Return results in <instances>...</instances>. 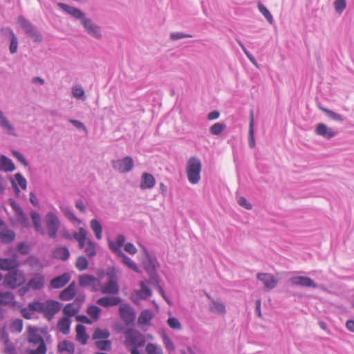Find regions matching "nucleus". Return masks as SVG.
<instances>
[{"instance_id": "f257e3e1", "label": "nucleus", "mask_w": 354, "mask_h": 354, "mask_svg": "<svg viewBox=\"0 0 354 354\" xmlns=\"http://www.w3.org/2000/svg\"><path fill=\"white\" fill-rule=\"evenodd\" d=\"M57 6L75 19L80 20L82 25L91 37L97 39H100L102 38V35L100 27L93 23L91 19L86 18L85 13H84L80 9L64 3H58Z\"/></svg>"}, {"instance_id": "f03ea898", "label": "nucleus", "mask_w": 354, "mask_h": 354, "mask_svg": "<svg viewBox=\"0 0 354 354\" xmlns=\"http://www.w3.org/2000/svg\"><path fill=\"white\" fill-rule=\"evenodd\" d=\"M28 307L33 312L46 313L49 316L48 320H51L53 317L59 311L61 304L55 300H48L46 304L39 301H34L29 303Z\"/></svg>"}, {"instance_id": "7ed1b4c3", "label": "nucleus", "mask_w": 354, "mask_h": 354, "mask_svg": "<svg viewBox=\"0 0 354 354\" xmlns=\"http://www.w3.org/2000/svg\"><path fill=\"white\" fill-rule=\"evenodd\" d=\"M202 163L201 160L195 156L191 157L186 165L187 177L192 184H197L201 180Z\"/></svg>"}, {"instance_id": "20e7f679", "label": "nucleus", "mask_w": 354, "mask_h": 354, "mask_svg": "<svg viewBox=\"0 0 354 354\" xmlns=\"http://www.w3.org/2000/svg\"><path fill=\"white\" fill-rule=\"evenodd\" d=\"M125 337V345L143 346L145 344V339L143 335L138 330L133 328H127L124 331Z\"/></svg>"}, {"instance_id": "39448f33", "label": "nucleus", "mask_w": 354, "mask_h": 354, "mask_svg": "<svg viewBox=\"0 0 354 354\" xmlns=\"http://www.w3.org/2000/svg\"><path fill=\"white\" fill-rule=\"evenodd\" d=\"M17 22L26 33L33 39L34 41L39 43L42 41L41 35L29 20L24 16H19L18 17Z\"/></svg>"}, {"instance_id": "423d86ee", "label": "nucleus", "mask_w": 354, "mask_h": 354, "mask_svg": "<svg viewBox=\"0 0 354 354\" xmlns=\"http://www.w3.org/2000/svg\"><path fill=\"white\" fill-rule=\"evenodd\" d=\"M17 22L26 33L33 39L34 41L39 43L42 41L41 35L29 20L24 16H19L18 17Z\"/></svg>"}, {"instance_id": "0eeeda50", "label": "nucleus", "mask_w": 354, "mask_h": 354, "mask_svg": "<svg viewBox=\"0 0 354 354\" xmlns=\"http://www.w3.org/2000/svg\"><path fill=\"white\" fill-rule=\"evenodd\" d=\"M45 218L48 235L50 239H55L61 225L60 221L57 214L53 212H48Z\"/></svg>"}, {"instance_id": "6e6552de", "label": "nucleus", "mask_w": 354, "mask_h": 354, "mask_svg": "<svg viewBox=\"0 0 354 354\" xmlns=\"http://www.w3.org/2000/svg\"><path fill=\"white\" fill-rule=\"evenodd\" d=\"M25 277L23 272L19 270H12L8 272L4 278L3 283L11 289H15L25 283Z\"/></svg>"}, {"instance_id": "1a4fd4ad", "label": "nucleus", "mask_w": 354, "mask_h": 354, "mask_svg": "<svg viewBox=\"0 0 354 354\" xmlns=\"http://www.w3.org/2000/svg\"><path fill=\"white\" fill-rule=\"evenodd\" d=\"M120 316L127 326H133L136 315L129 304H124L119 308Z\"/></svg>"}, {"instance_id": "9d476101", "label": "nucleus", "mask_w": 354, "mask_h": 354, "mask_svg": "<svg viewBox=\"0 0 354 354\" xmlns=\"http://www.w3.org/2000/svg\"><path fill=\"white\" fill-rule=\"evenodd\" d=\"M288 282L292 286H298L301 288H317L318 284L316 283L311 278L305 276H295L288 279Z\"/></svg>"}, {"instance_id": "9b49d317", "label": "nucleus", "mask_w": 354, "mask_h": 354, "mask_svg": "<svg viewBox=\"0 0 354 354\" xmlns=\"http://www.w3.org/2000/svg\"><path fill=\"white\" fill-rule=\"evenodd\" d=\"M79 284L83 288L91 287L92 291L96 292L99 290L101 282L97 278L93 275L83 274L79 276Z\"/></svg>"}, {"instance_id": "f8f14e48", "label": "nucleus", "mask_w": 354, "mask_h": 354, "mask_svg": "<svg viewBox=\"0 0 354 354\" xmlns=\"http://www.w3.org/2000/svg\"><path fill=\"white\" fill-rule=\"evenodd\" d=\"M111 165L113 168L119 172L127 173L133 169V160L131 157L126 156L122 159L113 160Z\"/></svg>"}, {"instance_id": "ddd939ff", "label": "nucleus", "mask_w": 354, "mask_h": 354, "mask_svg": "<svg viewBox=\"0 0 354 354\" xmlns=\"http://www.w3.org/2000/svg\"><path fill=\"white\" fill-rule=\"evenodd\" d=\"M257 278L263 283L265 291L272 290L278 284V280L270 273H258Z\"/></svg>"}, {"instance_id": "4468645a", "label": "nucleus", "mask_w": 354, "mask_h": 354, "mask_svg": "<svg viewBox=\"0 0 354 354\" xmlns=\"http://www.w3.org/2000/svg\"><path fill=\"white\" fill-rule=\"evenodd\" d=\"M142 264L147 273L156 271L157 268L159 267V263L156 257L154 255L150 254L147 250H145Z\"/></svg>"}, {"instance_id": "2eb2a0df", "label": "nucleus", "mask_w": 354, "mask_h": 354, "mask_svg": "<svg viewBox=\"0 0 354 354\" xmlns=\"http://www.w3.org/2000/svg\"><path fill=\"white\" fill-rule=\"evenodd\" d=\"M315 133L328 140H330L337 135V131H333L331 128H328L325 124L319 123L315 129Z\"/></svg>"}, {"instance_id": "dca6fc26", "label": "nucleus", "mask_w": 354, "mask_h": 354, "mask_svg": "<svg viewBox=\"0 0 354 354\" xmlns=\"http://www.w3.org/2000/svg\"><path fill=\"white\" fill-rule=\"evenodd\" d=\"M0 127L7 134L16 136L15 129L0 109Z\"/></svg>"}, {"instance_id": "f3484780", "label": "nucleus", "mask_w": 354, "mask_h": 354, "mask_svg": "<svg viewBox=\"0 0 354 354\" xmlns=\"http://www.w3.org/2000/svg\"><path fill=\"white\" fill-rule=\"evenodd\" d=\"M0 127L7 134L16 136L15 129L0 109Z\"/></svg>"}, {"instance_id": "a211bd4d", "label": "nucleus", "mask_w": 354, "mask_h": 354, "mask_svg": "<svg viewBox=\"0 0 354 354\" xmlns=\"http://www.w3.org/2000/svg\"><path fill=\"white\" fill-rule=\"evenodd\" d=\"M71 279V275L68 272H65L62 275L53 278L50 283V286L53 288L59 289L67 284Z\"/></svg>"}, {"instance_id": "6ab92c4d", "label": "nucleus", "mask_w": 354, "mask_h": 354, "mask_svg": "<svg viewBox=\"0 0 354 354\" xmlns=\"http://www.w3.org/2000/svg\"><path fill=\"white\" fill-rule=\"evenodd\" d=\"M19 262L15 258L0 259V269L8 272L17 270Z\"/></svg>"}, {"instance_id": "aec40b11", "label": "nucleus", "mask_w": 354, "mask_h": 354, "mask_svg": "<svg viewBox=\"0 0 354 354\" xmlns=\"http://www.w3.org/2000/svg\"><path fill=\"white\" fill-rule=\"evenodd\" d=\"M122 303L119 297H103L97 299V304L104 308L115 306Z\"/></svg>"}, {"instance_id": "412c9836", "label": "nucleus", "mask_w": 354, "mask_h": 354, "mask_svg": "<svg viewBox=\"0 0 354 354\" xmlns=\"http://www.w3.org/2000/svg\"><path fill=\"white\" fill-rule=\"evenodd\" d=\"M76 295V283L73 281L69 286L59 294V299L62 301H69Z\"/></svg>"}, {"instance_id": "4be33fe9", "label": "nucleus", "mask_w": 354, "mask_h": 354, "mask_svg": "<svg viewBox=\"0 0 354 354\" xmlns=\"http://www.w3.org/2000/svg\"><path fill=\"white\" fill-rule=\"evenodd\" d=\"M1 32L4 35H6L7 33H8L10 35V46H9V50H10V53H12V54L15 53L17 50L18 40H17V37L15 35V34L14 33L13 30L10 28L7 27V28H2L1 29Z\"/></svg>"}, {"instance_id": "5701e85b", "label": "nucleus", "mask_w": 354, "mask_h": 354, "mask_svg": "<svg viewBox=\"0 0 354 354\" xmlns=\"http://www.w3.org/2000/svg\"><path fill=\"white\" fill-rule=\"evenodd\" d=\"M207 297L211 300V304L209 305V310L211 312L222 315L226 313L225 305L223 302L212 299L209 295H207Z\"/></svg>"}, {"instance_id": "b1692460", "label": "nucleus", "mask_w": 354, "mask_h": 354, "mask_svg": "<svg viewBox=\"0 0 354 354\" xmlns=\"http://www.w3.org/2000/svg\"><path fill=\"white\" fill-rule=\"evenodd\" d=\"M140 187L142 189H151L156 184V179L153 176L149 173H143L141 178Z\"/></svg>"}, {"instance_id": "393cba45", "label": "nucleus", "mask_w": 354, "mask_h": 354, "mask_svg": "<svg viewBox=\"0 0 354 354\" xmlns=\"http://www.w3.org/2000/svg\"><path fill=\"white\" fill-rule=\"evenodd\" d=\"M125 242V237L124 235L120 234L116 237V242L114 243L111 240L108 241V245L109 248L115 254H122V251L120 248L124 245Z\"/></svg>"}, {"instance_id": "a878e982", "label": "nucleus", "mask_w": 354, "mask_h": 354, "mask_svg": "<svg viewBox=\"0 0 354 354\" xmlns=\"http://www.w3.org/2000/svg\"><path fill=\"white\" fill-rule=\"evenodd\" d=\"M38 329L36 327H29L28 340L30 343L34 344L42 345L46 344L43 337L37 333Z\"/></svg>"}, {"instance_id": "bb28decb", "label": "nucleus", "mask_w": 354, "mask_h": 354, "mask_svg": "<svg viewBox=\"0 0 354 354\" xmlns=\"http://www.w3.org/2000/svg\"><path fill=\"white\" fill-rule=\"evenodd\" d=\"M0 340L3 341L6 345L3 351L4 354H17L15 346L13 344L10 342L8 335L6 331H3L1 334H0Z\"/></svg>"}, {"instance_id": "cd10ccee", "label": "nucleus", "mask_w": 354, "mask_h": 354, "mask_svg": "<svg viewBox=\"0 0 354 354\" xmlns=\"http://www.w3.org/2000/svg\"><path fill=\"white\" fill-rule=\"evenodd\" d=\"M16 169L12 160L5 155L0 156V171L5 172H11Z\"/></svg>"}, {"instance_id": "c85d7f7f", "label": "nucleus", "mask_w": 354, "mask_h": 354, "mask_svg": "<svg viewBox=\"0 0 354 354\" xmlns=\"http://www.w3.org/2000/svg\"><path fill=\"white\" fill-rule=\"evenodd\" d=\"M15 232L8 227L0 231V242L4 244H8L12 242L15 239Z\"/></svg>"}, {"instance_id": "c756f323", "label": "nucleus", "mask_w": 354, "mask_h": 354, "mask_svg": "<svg viewBox=\"0 0 354 354\" xmlns=\"http://www.w3.org/2000/svg\"><path fill=\"white\" fill-rule=\"evenodd\" d=\"M28 283L30 288L39 290L44 288L45 284V278L43 275L38 274L32 277Z\"/></svg>"}, {"instance_id": "7c9ffc66", "label": "nucleus", "mask_w": 354, "mask_h": 354, "mask_svg": "<svg viewBox=\"0 0 354 354\" xmlns=\"http://www.w3.org/2000/svg\"><path fill=\"white\" fill-rule=\"evenodd\" d=\"M76 339L79 341L82 345L86 344L89 336L86 332V327L82 324L76 326Z\"/></svg>"}, {"instance_id": "2f4dec72", "label": "nucleus", "mask_w": 354, "mask_h": 354, "mask_svg": "<svg viewBox=\"0 0 354 354\" xmlns=\"http://www.w3.org/2000/svg\"><path fill=\"white\" fill-rule=\"evenodd\" d=\"M248 145L250 148L255 147L254 130V112L253 110L250 113V124L248 132Z\"/></svg>"}, {"instance_id": "473e14b6", "label": "nucleus", "mask_w": 354, "mask_h": 354, "mask_svg": "<svg viewBox=\"0 0 354 354\" xmlns=\"http://www.w3.org/2000/svg\"><path fill=\"white\" fill-rule=\"evenodd\" d=\"M71 323L69 317H63L57 322V328L64 335H68L70 332Z\"/></svg>"}, {"instance_id": "72a5a7b5", "label": "nucleus", "mask_w": 354, "mask_h": 354, "mask_svg": "<svg viewBox=\"0 0 354 354\" xmlns=\"http://www.w3.org/2000/svg\"><path fill=\"white\" fill-rule=\"evenodd\" d=\"M57 350L59 352H66L68 354H73L75 353V344L68 340L64 339L57 345Z\"/></svg>"}, {"instance_id": "f704fd0d", "label": "nucleus", "mask_w": 354, "mask_h": 354, "mask_svg": "<svg viewBox=\"0 0 354 354\" xmlns=\"http://www.w3.org/2000/svg\"><path fill=\"white\" fill-rule=\"evenodd\" d=\"M53 257L55 259L66 261L69 258L70 252L68 249L65 246L58 247L53 251Z\"/></svg>"}, {"instance_id": "c9c22d12", "label": "nucleus", "mask_w": 354, "mask_h": 354, "mask_svg": "<svg viewBox=\"0 0 354 354\" xmlns=\"http://www.w3.org/2000/svg\"><path fill=\"white\" fill-rule=\"evenodd\" d=\"M120 287L118 282L107 281L102 292L104 294L117 295L119 292Z\"/></svg>"}, {"instance_id": "e433bc0d", "label": "nucleus", "mask_w": 354, "mask_h": 354, "mask_svg": "<svg viewBox=\"0 0 354 354\" xmlns=\"http://www.w3.org/2000/svg\"><path fill=\"white\" fill-rule=\"evenodd\" d=\"M32 223L34 225L35 230L37 232H41L42 234H44V230L41 225V216L39 213L31 211L30 213Z\"/></svg>"}, {"instance_id": "4c0bfd02", "label": "nucleus", "mask_w": 354, "mask_h": 354, "mask_svg": "<svg viewBox=\"0 0 354 354\" xmlns=\"http://www.w3.org/2000/svg\"><path fill=\"white\" fill-rule=\"evenodd\" d=\"M73 238L77 241L80 248L85 246V241L86 238V231L84 228L80 227L78 232H75Z\"/></svg>"}, {"instance_id": "58836bf2", "label": "nucleus", "mask_w": 354, "mask_h": 354, "mask_svg": "<svg viewBox=\"0 0 354 354\" xmlns=\"http://www.w3.org/2000/svg\"><path fill=\"white\" fill-rule=\"evenodd\" d=\"M153 313L150 310H142L138 317V323L140 324L147 325L149 324L153 318Z\"/></svg>"}, {"instance_id": "ea45409f", "label": "nucleus", "mask_w": 354, "mask_h": 354, "mask_svg": "<svg viewBox=\"0 0 354 354\" xmlns=\"http://www.w3.org/2000/svg\"><path fill=\"white\" fill-rule=\"evenodd\" d=\"M15 217L17 223L23 227H28L30 225L28 217L23 211V209L15 213Z\"/></svg>"}, {"instance_id": "a19ab883", "label": "nucleus", "mask_w": 354, "mask_h": 354, "mask_svg": "<svg viewBox=\"0 0 354 354\" xmlns=\"http://www.w3.org/2000/svg\"><path fill=\"white\" fill-rule=\"evenodd\" d=\"M91 228L94 232L97 239H102V227L100 223L95 218L92 219L90 223Z\"/></svg>"}, {"instance_id": "79ce46f5", "label": "nucleus", "mask_w": 354, "mask_h": 354, "mask_svg": "<svg viewBox=\"0 0 354 354\" xmlns=\"http://www.w3.org/2000/svg\"><path fill=\"white\" fill-rule=\"evenodd\" d=\"M119 257H122V262L127 266L130 269L136 272H139L140 270L136 263L132 261L129 257H127L123 252L122 254H118Z\"/></svg>"}, {"instance_id": "37998d69", "label": "nucleus", "mask_w": 354, "mask_h": 354, "mask_svg": "<svg viewBox=\"0 0 354 354\" xmlns=\"http://www.w3.org/2000/svg\"><path fill=\"white\" fill-rule=\"evenodd\" d=\"M110 337V333L107 329L97 328L93 333V339H106Z\"/></svg>"}, {"instance_id": "c03bdc74", "label": "nucleus", "mask_w": 354, "mask_h": 354, "mask_svg": "<svg viewBox=\"0 0 354 354\" xmlns=\"http://www.w3.org/2000/svg\"><path fill=\"white\" fill-rule=\"evenodd\" d=\"M141 290L138 292V295L142 299H146L152 295L151 290L146 286L144 281L140 282Z\"/></svg>"}, {"instance_id": "a18cd8bd", "label": "nucleus", "mask_w": 354, "mask_h": 354, "mask_svg": "<svg viewBox=\"0 0 354 354\" xmlns=\"http://www.w3.org/2000/svg\"><path fill=\"white\" fill-rule=\"evenodd\" d=\"M96 347L104 351H111L112 349L111 342L109 339L97 340L95 343Z\"/></svg>"}, {"instance_id": "49530a36", "label": "nucleus", "mask_w": 354, "mask_h": 354, "mask_svg": "<svg viewBox=\"0 0 354 354\" xmlns=\"http://www.w3.org/2000/svg\"><path fill=\"white\" fill-rule=\"evenodd\" d=\"M14 297L13 293L10 291L6 292H0V304L7 305L12 303Z\"/></svg>"}, {"instance_id": "de8ad7c7", "label": "nucleus", "mask_w": 354, "mask_h": 354, "mask_svg": "<svg viewBox=\"0 0 354 354\" xmlns=\"http://www.w3.org/2000/svg\"><path fill=\"white\" fill-rule=\"evenodd\" d=\"M226 128V124L223 122H216L209 128V133L213 136H218Z\"/></svg>"}, {"instance_id": "09e8293b", "label": "nucleus", "mask_w": 354, "mask_h": 354, "mask_svg": "<svg viewBox=\"0 0 354 354\" xmlns=\"http://www.w3.org/2000/svg\"><path fill=\"white\" fill-rule=\"evenodd\" d=\"M161 337L166 349H167L169 352L174 351L175 350V346L165 332H162Z\"/></svg>"}, {"instance_id": "8fccbe9b", "label": "nucleus", "mask_w": 354, "mask_h": 354, "mask_svg": "<svg viewBox=\"0 0 354 354\" xmlns=\"http://www.w3.org/2000/svg\"><path fill=\"white\" fill-rule=\"evenodd\" d=\"M259 11L264 16V17L267 19V21L272 24L274 21L273 17L270 12V11L267 9V8L262 4L261 3H259L258 4Z\"/></svg>"}, {"instance_id": "3c124183", "label": "nucleus", "mask_w": 354, "mask_h": 354, "mask_svg": "<svg viewBox=\"0 0 354 354\" xmlns=\"http://www.w3.org/2000/svg\"><path fill=\"white\" fill-rule=\"evenodd\" d=\"M319 108L323 112H324L329 118H330L332 120H335V121H339V122L344 121V118H343L342 115H341L340 114L337 113L331 110H329L328 109L324 108L320 106H319Z\"/></svg>"}, {"instance_id": "603ef678", "label": "nucleus", "mask_w": 354, "mask_h": 354, "mask_svg": "<svg viewBox=\"0 0 354 354\" xmlns=\"http://www.w3.org/2000/svg\"><path fill=\"white\" fill-rule=\"evenodd\" d=\"M100 313L101 308L95 305H91L87 308V313L95 320L100 318Z\"/></svg>"}, {"instance_id": "864d4df0", "label": "nucleus", "mask_w": 354, "mask_h": 354, "mask_svg": "<svg viewBox=\"0 0 354 354\" xmlns=\"http://www.w3.org/2000/svg\"><path fill=\"white\" fill-rule=\"evenodd\" d=\"M78 311L79 309L77 308H75L73 304L72 303L67 304L63 309L64 314L66 315L67 317L69 318L75 315L78 313Z\"/></svg>"}, {"instance_id": "5fc2aeb1", "label": "nucleus", "mask_w": 354, "mask_h": 354, "mask_svg": "<svg viewBox=\"0 0 354 354\" xmlns=\"http://www.w3.org/2000/svg\"><path fill=\"white\" fill-rule=\"evenodd\" d=\"M88 262L86 258L84 256H80L77 258L75 263V267L80 271L85 270L88 268Z\"/></svg>"}, {"instance_id": "6e6d98bb", "label": "nucleus", "mask_w": 354, "mask_h": 354, "mask_svg": "<svg viewBox=\"0 0 354 354\" xmlns=\"http://www.w3.org/2000/svg\"><path fill=\"white\" fill-rule=\"evenodd\" d=\"M85 252L89 258H93L96 255L95 244L91 240L88 241Z\"/></svg>"}, {"instance_id": "4d7b16f0", "label": "nucleus", "mask_w": 354, "mask_h": 354, "mask_svg": "<svg viewBox=\"0 0 354 354\" xmlns=\"http://www.w3.org/2000/svg\"><path fill=\"white\" fill-rule=\"evenodd\" d=\"M148 275L149 277V279L147 281L148 283L153 285L156 289L158 287V286H160V279L157 270L151 272H148Z\"/></svg>"}, {"instance_id": "13d9d810", "label": "nucleus", "mask_w": 354, "mask_h": 354, "mask_svg": "<svg viewBox=\"0 0 354 354\" xmlns=\"http://www.w3.org/2000/svg\"><path fill=\"white\" fill-rule=\"evenodd\" d=\"M148 354H163L162 348L153 344L149 343L146 346Z\"/></svg>"}, {"instance_id": "bf43d9fd", "label": "nucleus", "mask_w": 354, "mask_h": 354, "mask_svg": "<svg viewBox=\"0 0 354 354\" xmlns=\"http://www.w3.org/2000/svg\"><path fill=\"white\" fill-rule=\"evenodd\" d=\"M63 212L65 216L71 222L73 223H80V221L79 218L75 215L72 209L69 207H66L63 209Z\"/></svg>"}, {"instance_id": "052dcab7", "label": "nucleus", "mask_w": 354, "mask_h": 354, "mask_svg": "<svg viewBox=\"0 0 354 354\" xmlns=\"http://www.w3.org/2000/svg\"><path fill=\"white\" fill-rule=\"evenodd\" d=\"M106 275L108 278V281L118 282L117 271L114 267L108 268Z\"/></svg>"}, {"instance_id": "680f3d73", "label": "nucleus", "mask_w": 354, "mask_h": 354, "mask_svg": "<svg viewBox=\"0 0 354 354\" xmlns=\"http://www.w3.org/2000/svg\"><path fill=\"white\" fill-rule=\"evenodd\" d=\"M167 324L172 329L180 330L182 328V325L180 321L174 317H169L167 319Z\"/></svg>"}, {"instance_id": "e2e57ef3", "label": "nucleus", "mask_w": 354, "mask_h": 354, "mask_svg": "<svg viewBox=\"0 0 354 354\" xmlns=\"http://www.w3.org/2000/svg\"><path fill=\"white\" fill-rule=\"evenodd\" d=\"M15 178L17 182L18 187L19 186L22 189H26L27 187V180L21 173L15 174Z\"/></svg>"}, {"instance_id": "0e129e2a", "label": "nucleus", "mask_w": 354, "mask_h": 354, "mask_svg": "<svg viewBox=\"0 0 354 354\" xmlns=\"http://www.w3.org/2000/svg\"><path fill=\"white\" fill-rule=\"evenodd\" d=\"M336 12L341 14L346 7V0H335L334 2Z\"/></svg>"}, {"instance_id": "69168bd1", "label": "nucleus", "mask_w": 354, "mask_h": 354, "mask_svg": "<svg viewBox=\"0 0 354 354\" xmlns=\"http://www.w3.org/2000/svg\"><path fill=\"white\" fill-rule=\"evenodd\" d=\"M11 152L13 156L15 157L24 166L27 167L28 165V162L21 152L16 150H12Z\"/></svg>"}, {"instance_id": "338daca9", "label": "nucleus", "mask_w": 354, "mask_h": 354, "mask_svg": "<svg viewBox=\"0 0 354 354\" xmlns=\"http://www.w3.org/2000/svg\"><path fill=\"white\" fill-rule=\"evenodd\" d=\"M47 351L46 345L42 344L39 345L38 347L35 349H28L27 354H46Z\"/></svg>"}, {"instance_id": "774afa93", "label": "nucleus", "mask_w": 354, "mask_h": 354, "mask_svg": "<svg viewBox=\"0 0 354 354\" xmlns=\"http://www.w3.org/2000/svg\"><path fill=\"white\" fill-rule=\"evenodd\" d=\"M192 37V35L185 34L182 32H171L170 34V39L173 41L178 40L183 38H189Z\"/></svg>"}]
</instances>
